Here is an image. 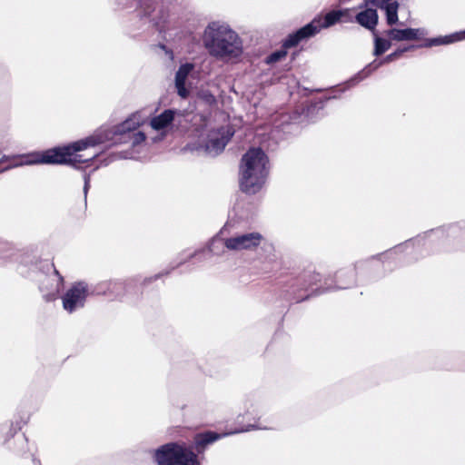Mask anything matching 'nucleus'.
Returning a JSON list of instances; mask_svg holds the SVG:
<instances>
[{"instance_id": "f257e3e1", "label": "nucleus", "mask_w": 465, "mask_h": 465, "mask_svg": "<svg viewBox=\"0 0 465 465\" xmlns=\"http://www.w3.org/2000/svg\"><path fill=\"white\" fill-rule=\"evenodd\" d=\"M103 138L100 136H89L76 141L67 146L56 147L45 152H36L28 154L14 157L10 166L18 167L22 165L32 164H69L75 168H82V164L94 160L97 153L82 154L81 152L88 147L94 146L101 143Z\"/></svg>"}, {"instance_id": "f03ea898", "label": "nucleus", "mask_w": 465, "mask_h": 465, "mask_svg": "<svg viewBox=\"0 0 465 465\" xmlns=\"http://www.w3.org/2000/svg\"><path fill=\"white\" fill-rule=\"evenodd\" d=\"M203 42L212 56L223 61L239 58L242 54L240 37L223 23H210L204 29Z\"/></svg>"}, {"instance_id": "7ed1b4c3", "label": "nucleus", "mask_w": 465, "mask_h": 465, "mask_svg": "<svg viewBox=\"0 0 465 465\" xmlns=\"http://www.w3.org/2000/svg\"><path fill=\"white\" fill-rule=\"evenodd\" d=\"M268 157L260 148H251L240 166V187L246 193H255L262 187L268 175Z\"/></svg>"}, {"instance_id": "20e7f679", "label": "nucleus", "mask_w": 465, "mask_h": 465, "mask_svg": "<svg viewBox=\"0 0 465 465\" xmlns=\"http://www.w3.org/2000/svg\"><path fill=\"white\" fill-rule=\"evenodd\" d=\"M350 9L331 11L325 15L323 18L313 19L310 24L300 28L294 34L290 35L285 40L283 46L285 48L292 47L301 41L308 39L321 31L322 28H327L342 19L343 14H349Z\"/></svg>"}, {"instance_id": "39448f33", "label": "nucleus", "mask_w": 465, "mask_h": 465, "mask_svg": "<svg viewBox=\"0 0 465 465\" xmlns=\"http://www.w3.org/2000/svg\"><path fill=\"white\" fill-rule=\"evenodd\" d=\"M157 465H199L197 456L185 445L168 443L154 451Z\"/></svg>"}, {"instance_id": "423d86ee", "label": "nucleus", "mask_w": 465, "mask_h": 465, "mask_svg": "<svg viewBox=\"0 0 465 465\" xmlns=\"http://www.w3.org/2000/svg\"><path fill=\"white\" fill-rule=\"evenodd\" d=\"M138 5L139 15L147 19L148 23L160 30L167 22L169 13L163 6H155L152 0H128V3L120 2L124 8L132 7L134 4Z\"/></svg>"}, {"instance_id": "0eeeda50", "label": "nucleus", "mask_w": 465, "mask_h": 465, "mask_svg": "<svg viewBox=\"0 0 465 465\" xmlns=\"http://www.w3.org/2000/svg\"><path fill=\"white\" fill-rule=\"evenodd\" d=\"M232 136L228 127L210 130L206 138L201 141V147L210 155H217L223 151L225 145Z\"/></svg>"}, {"instance_id": "6e6552de", "label": "nucleus", "mask_w": 465, "mask_h": 465, "mask_svg": "<svg viewBox=\"0 0 465 465\" xmlns=\"http://www.w3.org/2000/svg\"><path fill=\"white\" fill-rule=\"evenodd\" d=\"M90 293L88 285L84 282L74 283L62 297L64 309L72 313L83 308Z\"/></svg>"}, {"instance_id": "1a4fd4ad", "label": "nucleus", "mask_w": 465, "mask_h": 465, "mask_svg": "<svg viewBox=\"0 0 465 465\" xmlns=\"http://www.w3.org/2000/svg\"><path fill=\"white\" fill-rule=\"evenodd\" d=\"M263 240L261 233L252 232L242 234H236L224 240V246L233 252L253 251Z\"/></svg>"}, {"instance_id": "9d476101", "label": "nucleus", "mask_w": 465, "mask_h": 465, "mask_svg": "<svg viewBox=\"0 0 465 465\" xmlns=\"http://www.w3.org/2000/svg\"><path fill=\"white\" fill-rule=\"evenodd\" d=\"M92 136H100L103 138V141L101 142V143L110 140V139H113V137H110V134L108 133H97V134H93ZM145 140H146V135L142 131H139V132H129V133H126V134H119V135H114V143H125V144H128L130 145L132 148L134 149H136V148H140L144 143H145ZM100 144V143H99ZM98 145V143H97ZM96 146V144L94 145V147ZM91 148H94V146H91V147H88L87 149L84 150L81 152L82 154H86V153H97V155L94 157L96 158L98 156V153L97 152H90L89 150Z\"/></svg>"}, {"instance_id": "9b49d317", "label": "nucleus", "mask_w": 465, "mask_h": 465, "mask_svg": "<svg viewBox=\"0 0 465 465\" xmlns=\"http://www.w3.org/2000/svg\"><path fill=\"white\" fill-rule=\"evenodd\" d=\"M194 72V64L191 63H185L181 64L178 71L175 74V88L177 90V94L182 98H187L190 90L187 86V80L190 76L193 75Z\"/></svg>"}, {"instance_id": "f8f14e48", "label": "nucleus", "mask_w": 465, "mask_h": 465, "mask_svg": "<svg viewBox=\"0 0 465 465\" xmlns=\"http://www.w3.org/2000/svg\"><path fill=\"white\" fill-rule=\"evenodd\" d=\"M176 114H178L177 110H164L160 114L151 118L150 126L153 130L159 132L162 134V137H163L166 135V133L171 128Z\"/></svg>"}, {"instance_id": "ddd939ff", "label": "nucleus", "mask_w": 465, "mask_h": 465, "mask_svg": "<svg viewBox=\"0 0 465 465\" xmlns=\"http://www.w3.org/2000/svg\"><path fill=\"white\" fill-rule=\"evenodd\" d=\"M256 428L257 427L254 425H250L244 430H235V431L224 433V434H218V433L213 432V431L200 433V434H197L194 438L195 448H196L197 451L199 453H201L203 451L206 445L213 443L215 440H217L224 436L231 435L233 433H239V432H242V431H249V430L256 429Z\"/></svg>"}, {"instance_id": "4468645a", "label": "nucleus", "mask_w": 465, "mask_h": 465, "mask_svg": "<svg viewBox=\"0 0 465 465\" xmlns=\"http://www.w3.org/2000/svg\"><path fill=\"white\" fill-rule=\"evenodd\" d=\"M63 277L57 271H54V275L51 278H48L45 282H42L40 290L44 293V297L46 301L55 299L63 285Z\"/></svg>"}, {"instance_id": "2eb2a0df", "label": "nucleus", "mask_w": 465, "mask_h": 465, "mask_svg": "<svg viewBox=\"0 0 465 465\" xmlns=\"http://www.w3.org/2000/svg\"><path fill=\"white\" fill-rule=\"evenodd\" d=\"M385 35L391 40L395 41H410L419 39L421 35H424L425 33L422 29H391L388 30Z\"/></svg>"}, {"instance_id": "dca6fc26", "label": "nucleus", "mask_w": 465, "mask_h": 465, "mask_svg": "<svg viewBox=\"0 0 465 465\" xmlns=\"http://www.w3.org/2000/svg\"><path fill=\"white\" fill-rule=\"evenodd\" d=\"M371 3L378 7L385 9L387 23L392 25L398 22V7L397 2L391 0H371Z\"/></svg>"}, {"instance_id": "f3484780", "label": "nucleus", "mask_w": 465, "mask_h": 465, "mask_svg": "<svg viewBox=\"0 0 465 465\" xmlns=\"http://www.w3.org/2000/svg\"><path fill=\"white\" fill-rule=\"evenodd\" d=\"M414 48V45H410L408 47L398 49L395 52L390 54L387 55L382 61L380 62H372L367 67L363 69V71L361 73V79L365 78L367 75H369L372 71L376 70L378 67H380L382 64L392 62L396 59H398L404 52L412 50Z\"/></svg>"}, {"instance_id": "a211bd4d", "label": "nucleus", "mask_w": 465, "mask_h": 465, "mask_svg": "<svg viewBox=\"0 0 465 465\" xmlns=\"http://www.w3.org/2000/svg\"><path fill=\"white\" fill-rule=\"evenodd\" d=\"M356 21L367 29L374 30L378 23V14L373 8H367L356 15Z\"/></svg>"}, {"instance_id": "6ab92c4d", "label": "nucleus", "mask_w": 465, "mask_h": 465, "mask_svg": "<svg viewBox=\"0 0 465 465\" xmlns=\"http://www.w3.org/2000/svg\"><path fill=\"white\" fill-rule=\"evenodd\" d=\"M464 39L465 30L450 35L430 39L426 42L424 46L430 47L435 45H449Z\"/></svg>"}, {"instance_id": "aec40b11", "label": "nucleus", "mask_w": 465, "mask_h": 465, "mask_svg": "<svg viewBox=\"0 0 465 465\" xmlns=\"http://www.w3.org/2000/svg\"><path fill=\"white\" fill-rule=\"evenodd\" d=\"M102 291H98L97 293L113 295L115 298L123 296V290L124 288V283L121 282H109L101 285Z\"/></svg>"}, {"instance_id": "412c9836", "label": "nucleus", "mask_w": 465, "mask_h": 465, "mask_svg": "<svg viewBox=\"0 0 465 465\" xmlns=\"http://www.w3.org/2000/svg\"><path fill=\"white\" fill-rule=\"evenodd\" d=\"M139 127L140 126L136 124L134 118L129 116L124 122L116 126L114 134L119 135L129 132H139V130H137Z\"/></svg>"}, {"instance_id": "4be33fe9", "label": "nucleus", "mask_w": 465, "mask_h": 465, "mask_svg": "<svg viewBox=\"0 0 465 465\" xmlns=\"http://www.w3.org/2000/svg\"><path fill=\"white\" fill-rule=\"evenodd\" d=\"M391 44V41L374 35V55L378 56L386 52Z\"/></svg>"}, {"instance_id": "5701e85b", "label": "nucleus", "mask_w": 465, "mask_h": 465, "mask_svg": "<svg viewBox=\"0 0 465 465\" xmlns=\"http://www.w3.org/2000/svg\"><path fill=\"white\" fill-rule=\"evenodd\" d=\"M151 114H152L151 110H149L148 108H143L141 110H138V111L133 113L130 116L134 118L136 124L141 126L148 121V119L151 116Z\"/></svg>"}, {"instance_id": "b1692460", "label": "nucleus", "mask_w": 465, "mask_h": 465, "mask_svg": "<svg viewBox=\"0 0 465 465\" xmlns=\"http://www.w3.org/2000/svg\"><path fill=\"white\" fill-rule=\"evenodd\" d=\"M198 98L205 104L211 105L216 102L215 96L208 90L201 89L198 92Z\"/></svg>"}, {"instance_id": "393cba45", "label": "nucleus", "mask_w": 465, "mask_h": 465, "mask_svg": "<svg viewBox=\"0 0 465 465\" xmlns=\"http://www.w3.org/2000/svg\"><path fill=\"white\" fill-rule=\"evenodd\" d=\"M287 53L285 50H279V51H276L274 53H272V54H270L267 58H266V63L271 64H274L280 60H282V58H284L286 56Z\"/></svg>"}, {"instance_id": "a878e982", "label": "nucleus", "mask_w": 465, "mask_h": 465, "mask_svg": "<svg viewBox=\"0 0 465 465\" xmlns=\"http://www.w3.org/2000/svg\"><path fill=\"white\" fill-rule=\"evenodd\" d=\"M245 405H249V407H247L245 414H247V415H254V414H256L255 410H252V411L250 410V409L254 407L253 403H252L251 401H246Z\"/></svg>"}, {"instance_id": "bb28decb", "label": "nucleus", "mask_w": 465, "mask_h": 465, "mask_svg": "<svg viewBox=\"0 0 465 465\" xmlns=\"http://www.w3.org/2000/svg\"><path fill=\"white\" fill-rule=\"evenodd\" d=\"M197 253H198V252L195 251L193 252H191V253L187 254L184 258L181 259L179 263L182 264V263L185 262L187 260H190V259L193 258L194 256H196Z\"/></svg>"}, {"instance_id": "cd10ccee", "label": "nucleus", "mask_w": 465, "mask_h": 465, "mask_svg": "<svg viewBox=\"0 0 465 465\" xmlns=\"http://www.w3.org/2000/svg\"><path fill=\"white\" fill-rule=\"evenodd\" d=\"M351 20H352V15H351V10L350 9L349 14H343L342 19L341 21L351 22Z\"/></svg>"}, {"instance_id": "c85d7f7f", "label": "nucleus", "mask_w": 465, "mask_h": 465, "mask_svg": "<svg viewBox=\"0 0 465 465\" xmlns=\"http://www.w3.org/2000/svg\"><path fill=\"white\" fill-rule=\"evenodd\" d=\"M89 182H90L89 175H85L84 176V194L87 193V191H88V188H89Z\"/></svg>"}, {"instance_id": "c756f323", "label": "nucleus", "mask_w": 465, "mask_h": 465, "mask_svg": "<svg viewBox=\"0 0 465 465\" xmlns=\"http://www.w3.org/2000/svg\"><path fill=\"white\" fill-rule=\"evenodd\" d=\"M218 242H219V241H218L217 239H213V240L211 242V243H210V245H209V250H210V252H214V247H215L216 243H218Z\"/></svg>"}]
</instances>
